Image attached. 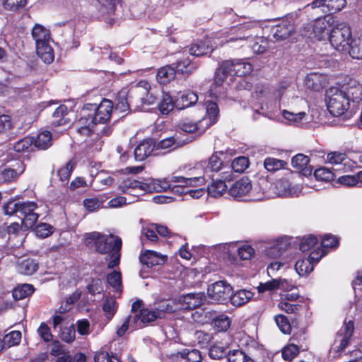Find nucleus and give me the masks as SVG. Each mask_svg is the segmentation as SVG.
Here are the masks:
<instances>
[{
    "instance_id": "b1692460",
    "label": "nucleus",
    "mask_w": 362,
    "mask_h": 362,
    "mask_svg": "<svg viewBox=\"0 0 362 362\" xmlns=\"http://www.w3.org/2000/svg\"><path fill=\"white\" fill-rule=\"evenodd\" d=\"M219 154L222 155L221 152L214 153L209 159L208 165L204 168L206 162L201 161L195 164L194 169L200 170L204 174L208 171L218 172L219 171L223 165L222 160L219 156Z\"/></svg>"
},
{
    "instance_id": "f257e3e1",
    "label": "nucleus",
    "mask_w": 362,
    "mask_h": 362,
    "mask_svg": "<svg viewBox=\"0 0 362 362\" xmlns=\"http://www.w3.org/2000/svg\"><path fill=\"white\" fill-rule=\"evenodd\" d=\"M85 244L100 254L107 255V267L112 269L119 264L122 240L117 235H105L98 232L86 234Z\"/></svg>"
},
{
    "instance_id": "0eeeda50",
    "label": "nucleus",
    "mask_w": 362,
    "mask_h": 362,
    "mask_svg": "<svg viewBox=\"0 0 362 362\" xmlns=\"http://www.w3.org/2000/svg\"><path fill=\"white\" fill-rule=\"evenodd\" d=\"M226 43V40H220L219 37L206 38L192 45L189 48V53L193 56L201 57L211 53L214 49L218 46H223Z\"/></svg>"
},
{
    "instance_id": "9d476101",
    "label": "nucleus",
    "mask_w": 362,
    "mask_h": 362,
    "mask_svg": "<svg viewBox=\"0 0 362 362\" xmlns=\"http://www.w3.org/2000/svg\"><path fill=\"white\" fill-rule=\"evenodd\" d=\"M338 87L349 103H359L362 100V85L357 80L348 78Z\"/></svg>"
},
{
    "instance_id": "09e8293b",
    "label": "nucleus",
    "mask_w": 362,
    "mask_h": 362,
    "mask_svg": "<svg viewBox=\"0 0 362 362\" xmlns=\"http://www.w3.org/2000/svg\"><path fill=\"white\" fill-rule=\"evenodd\" d=\"M264 165L268 171L274 172L285 168L286 163L283 160L269 157L264 160Z\"/></svg>"
},
{
    "instance_id": "c9c22d12",
    "label": "nucleus",
    "mask_w": 362,
    "mask_h": 362,
    "mask_svg": "<svg viewBox=\"0 0 362 362\" xmlns=\"http://www.w3.org/2000/svg\"><path fill=\"white\" fill-rule=\"evenodd\" d=\"M179 129L187 133H198L202 134L206 129V127L201 120L198 122H194L191 120H184L180 122Z\"/></svg>"
},
{
    "instance_id": "8fccbe9b",
    "label": "nucleus",
    "mask_w": 362,
    "mask_h": 362,
    "mask_svg": "<svg viewBox=\"0 0 362 362\" xmlns=\"http://www.w3.org/2000/svg\"><path fill=\"white\" fill-rule=\"evenodd\" d=\"M229 362H254L245 352L240 350H233L228 354Z\"/></svg>"
},
{
    "instance_id": "a19ab883",
    "label": "nucleus",
    "mask_w": 362,
    "mask_h": 362,
    "mask_svg": "<svg viewBox=\"0 0 362 362\" xmlns=\"http://www.w3.org/2000/svg\"><path fill=\"white\" fill-rule=\"evenodd\" d=\"M174 106H175V104L170 95L163 93L161 100L158 103V110L160 113L165 115H168L173 110Z\"/></svg>"
},
{
    "instance_id": "2f4dec72",
    "label": "nucleus",
    "mask_w": 362,
    "mask_h": 362,
    "mask_svg": "<svg viewBox=\"0 0 362 362\" xmlns=\"http://www.w3.org/2000/svg\"><path fill=\"white\" fill-rule=\"evenodd\" d=\"M349 54L353 59H362V31L357 33L349 43Z\"/></svg>"
},
{
    "instance_id": "0e129e2a",
    "label": "nucleus",
    "mask_w": 362,
    "mask_h": 362,
    "mask_svg": "<svg viewBox=\"0 0 362 362\" xmlns=\"http://www.w3.org/2000/svg\"><path fill=\"white\" fill-rule=\"evenodd\" d=\"M14 124V120L9 115H0V133L8 132L13 128Z\"/></svg>"
},
{
    "instance_id": "393cba45",
    "label": "nucleus",
    "mask_w": 362,
    "mask_h": 362,
    "mask_svg": "<svg viewBox=\"0 0 362 362\" xmlns=\"http://www.w3.org/2000/svg\"><path fill=\"white\" fill-rule=\"evenodd\" d=\"M204 174L199 170V173H197V176L185 177L182 176L173 175L172 180L177 182V185H175L177 187H198L204 182Z\"/></svg>"
},
{
    "instance_id": "680f3d73",
    "label": "nucleus",
    "mask_w": 362,
    "mask_h": 362,
    "mask_svg": "<svg viewBox=\"0 0 362 362\" xmlns=\"http://www.w3.org/2000/svg\"><path fill=\"white\" fill-rule=\"evenodd\" d=\"M337 182L346 187H354L359 185L358 173L356 175H346L340 176L337 179Z\"/></svg>"
},
{
    "instance_id": "58836bf2",
    "label": "nucleus",
    "mask_w": 362,
    "mask_h": 362,
    "mask_svg": "<svg viewBox=\"0 0 362 362\" xmlns=\"http://www.w3.org/2000/svg\"><path fill=\"white\" fill-rule=\"evenodd\" d=\"M33 144L39 149H47L52 145V135L49 132L45 131L40 133L34 139Z\"/></svg>"
},
{
    "instance_id": "5701e85b",
    "label": "nucleus",
    "mask_w": 362,
    "mask_h": 362,
    "mask_svg": "<svg viewBox=\"0 0 362 362\" xmlns=\"http://www.w3.org/2000/svg\"><path fill=\"white\" fill-rule=\"evenodd\" d=\"M205 296L202 293H187L178 299V304L182 309H195L200 306Z\"/></svg>"
},
{
    "instance_id": "79ce46f5",
    "label": "nucleus",
    "mask_w": 362,
    "mask_h": 362,
    "mask_svg": "<svg viewBox=\"0 0 362 362\" xmlns=\"http://www.w3.org/2000/svg\"><path fill=\"white\" fill-rule=\"evenodd\" d=\"M227 189V186L223 180H214L211 185L208 186L209 194L214 197L221 196Z\"/></svg>"
},
{
    "instance_id": "f03ea898",
    "label": "nucleus",
    "mask_w": 362,
    "mask_h": 362,
    "mask_svg": "<svg viewBox=\"0 0 362 362\" xmlns=\"http://www.w3.org/2000/svg\"><path fill=\"white\" fill-rule=\"evenodd\" d=\"M325 103L329 113L339 117L344 114L350 107V103L337 86L330 87L326 90Z\"/></svg>"
},
{
    "instance_id": "bf43d9fd",
    "label": "nucleus",
    "mask_w": 362,
    "mask_h": 362,
    "mask_svg": "<svg viewBox=\"0 0 362 362\" xmlns=\"http://www.w3.org/2000/svg\"><path fill=\"white\" fill-rule=\"evenodd\" d=\"M214 327L218 332L226 331L230 325V318L225 315H221L218 316L214 321Z\"/></svg>"
},
{
    "instance_id": "f704fd0d",
    "label": "nucleus",
    "mask_w": 362,
    "mask_h": 362,
    "mask_svg": "<svg viewBox=\"0 0 362 362\" xmlns=\"http://www.w3.org/2000/svg\"><path fill=\"white\" fill-rule=\"evenodd\" d=\"M36 52L39 57L46 64H51L54 59V51L50 45V42L37 45Z\"/></svg>"
},
{
    "instance_id": "2eb2a0df",
    "label": "nucleus",
    "mask_w": 362,
    "mask_h": 362,
    "mask_svg": "<svg viewBox=\"0 0 362 362\" xmlns=\"http://www.w3.org/2000/svg\"><path fill=\"white\" fill-rule=\"evenodd\" d=\"M294 30V19L292 17L286 18L273 27V37L276 40H284L288 38Z\"/></svg>"
},
{
    "instance_id": "aec40b11",
    "label": "nucleus",
    "mask_w": 362,
    "mask_h": 362,
    "mask_svg": "<svg viewBox=\"0 0 362 362\" xmlns=\"http://www.w3.org/2000/svg\"><path fill=\"white\" fill-rule=\"evenodd\" d=\"M326 160L332 165H342L341 168L344 172L352 170L354 163L348 158L345 153L339 151H332L327 155Z\"/></svg>"
},
{
    "instance_id": "c85d7f7f",
    "label": "nucleus",
    "mask_w": 362,
    "mask_h": 362,
    "mask_svg": "<svg viewBox=\"0 0 362 362\" xmlns=\"http://www.w3.org/2000/svg\"><path fill=\"white\" fill-rule=\"evenodd\" d=\"M206 115L201 119L206 129L216 122L219 110L216 103L207 101L206 103Z\"/></svg>"
},
{
    "instance_id": "de8ad7c7",
    "label": "nucleus",
    "mask_w": 362,
    "mask_h": 362,
    "mask_svg": "<svg viewBox=\"0 0 362 362\" xmlns=\"http://www.w3.org/2000/svg\"><path fill=\"white\" fill-rule=\"evenodd\" d=\"M191 140H186V141H180L175 139V137L172 136L169 138L164 139L161 140L158 144H157V148L158 149H168L173 146H175V147L181 146L185 144H187Z\"/></svg>"
},
{
    "instance_id": "412c9836",
    "label": "nucleus",
    "mask_w": 362,
    "mask_h": 362,
    "mask_svg": "<svg viewBox=\"0 0 362 362\" xmlns=\"http://www.w3.org/2000/svg\"><path fill=\"white\" fill-rule=\"evenodd\" d=\"M119 188L123 193L132 194L136 197H138L139 194L146 192L145 182L132 178L123 180L119 184Z\"/></svg>"
},
{
    "instance_id": "13d9d810",
    "label": "nucleus",
    "mask_w": 362,
    "mask_h": 362,
    "mask_svg": "<svg viewBox=\"0 0 362 362\" xmlns=\"http://www.w3.org/2000/svg\"><path fill=\"white\" fill-rule=\"evenodd\" d=\"M249 166V160L245 156H240L235 158L232 163L231 168L236 173H243Z\"/></svg>"
},
{
    "instance_id": "39448f33",
    "label": "nucleus",
    "mask_w": 362,
    "mask_h": 362,
    "mask_svg": "<svg viewBox=\"0 0 362 362\" xmlns=\"http://www.w3.org/2000/svg\"><path fill=\"white\" fill-rule=\"evenodd\" d=\"M336 20V18L331 15L318 18L311 25V33L309 37L319 41L327 39Z\"/></svg>"
},
{
    "instance_id": "7ed1b4c3",
    "label": "nucleus",
    "mask_w": 362,
    "mask_h": 362,
    "mask_svg": "<svg viewBox=\"0 0 362 362\" xmlns=\"http://www.w3.org/2000/svg\"><path fill=\"white\" fill-rule=\"evenodd\" d=\"M331 45L337 51L344 52L347 49L351 40V30L349 25L339 22L337 19L328 37Z\"/></svg>"
},
{
    "instance_id": "20e7f679",
    "label": "nucleus",
    "mask_w": 362,
    "mask_h": 362,
    "mask_svg": "<svg viewBox=\"0 0 362 362\" xmlns=\"http://www.w3.org/2000/svg\"><path fill=\"white\" fill-rule=\"evenodd\" d=\"M42 207L43 205L38 206L35 202H21L18 209L19 214L23 216L22 228L28 230L33 227L40 216L42 214Z\"/></svg>"
},
{
    "instance_id": "3c124183",
    "label": "nucleus",
    "mask_w": 362,
    "mask_h": 362,
    "mask_svg": "<svg viewBox=\"0 0 362 362\" xmlns=\"http://www.w3.org/2000/svg\"><path fill=\"white\" fill-rule=\"evenodd\" d=\"M176 69L178 72L182 74H189L196 69V66L192 64L188 57H182L176 64Z\"/></svg>"
},
{
    "instance_id": "338daca9",
    "label": "nucleus",
    "mask_w": 362,
    "mask_h": 362,
    "mask_svg": "<svg viewBox=\"0 0 362 362\" xmlns=\"http://www.w3.org/2000/svg\"><path fill=\"white\" fill-rule=\"evenodd\" d=\"M62 340L66 343H71L76 338V330L74 325L64 327L60 334Z\"/></svg>"
},
{
    "instance_id": "9b49d317",
    "label": "nucleus",
    "mask_w": 362,
    "mask_h": 362,
    "mask_svg": "<svg viewBox=\"0 0 362 362\" xmlns=\"http://www.w3.org/2000/svg\"><path fill=\"white\" fill-rule=\"evenodd\" d=\"M259 24L257 21H251L245 22L236 27L232 28L228 32L227 31L223 33L225 37L228 38L226 40V42L243 41L248 37L245 33V31L259 28Z\"/></svg>"
},
{
    "instance_id": "69168bd1",
    "label": "nucleus",
    "mask_w": 362,
    "mask_h": 362,
    "mask_svg": "<svg viewBox=\"0 0 362 362\" xmlns=\"http://www.w3.org/2000/svg\"><path fill=\"white\" fill-rule=\"evenodd\" d=\"M310 162L309 158L302 153L293 156L291 160L292 166L298 170L305 168Z\"/></svg>"
},
{
    "instance_id": "f8f14e48",
    "label": "nucleus",
    "mask_w": 362,
    "mask_h": 362,
    "mask_svg": "<svg viewBox=\"0 0 362 362\" xmlns=\"http://www.w3.org/2000/svg\"><path fill=\"white\" fill-rule=\"evenodd\" d=\"M132 93L136 100H139L142 105H149L156 101V96L152 92L149 83L146 81H141L132 89Z\"/></svg>"
},
{
    "instance_id": "ea45409f",
    "label": "nucleus",
    "mask_w": 362,
    "mask_h": 362,
    "mask_svg": "<svg viewBox=\"0 0 362 362\" xmlns=\"http://www.w3.org/2000/svg\"><path fill=\"white\" fill-rule=\"evenodd\" d=\"M68 113V108L64 105H59L55 111L53 112V117L55 119L52 122V124L55 126H61L66 124L69 120H68L65 116Z\"/></svg>"
},
{
    "instance_id": "423d86ee",
    "label": "nucleus",
    "mask_w": 362,
    "mask_h": 362,
    "mask_svg": "<svg viewBox=\"0 0 362 362\" xmlns=\"http://www.w3.org/2000/svg\"><path fill=\"white\" fill-rule=\"evenodd\" d=\"M132 311L134 313L133 323L134 328H141L146 324L158 319L153 308L142 307V302L136 300L132 305Z\"/></svg>"
},
{
    "instance_id": "864d4df0",
    "label": "nucleus",
    "mask_w": 362,
    "mask_h": 362,
    "mask_svg": "<svg viewBox=\"0 0 362 362\" xmlns=\"http://www.w3.org/2000/svg\"><path fill=\"white\" fill-rule=\"evenodd\" d=\"M21 339V332L20 331H12L6 334L3 339L4 346L11 347L18 344Z\"/></svg>"
},
{
    "instance_id": "4468645a",
    "label": "nucleus",
    "mask_w": 362,
    "mask_h": 362,
    "mask_svg": "<svg viewBox=\"0 0 362 362\" xmlns=\"http://www.w3.org/2000/svg\"><path fill=\"white\" fill-rule=\"evenodd\" d=\"M346 4V0H314L308 6L320 8L323 13H334L341 10Z\"/></svg>"
},
{
    "instance_id": "72a5a7b5",
    "label": "nucleus",
    "mask_w": 362,
    "mask_h": 362,
    "mask_svg": "<svg viewBox=\"0 0 362 362\" xmlns=\"http://www.w3.org/2000/svg\"><path fill=\"white\" fill-rule=\"evenodd\" d=\"M16 268L20 274L30 276L37 272L38 263L32 259H24L18 261Z\"/></svg>"
},
{
    "instance_id": "4be33fe9",
    "label": "nucleus",
    "mask_w": 362,
    "mask_h": 362,
    "mask_svg": "<svg viewBox=\"0 0 362 362\" xmlns=\"http://www.w3.org/2000/svg\"><path fill=\"white\" fill-rule=\"evenodd\" d=\"M139 260L142 264L147 267H152L156 265L163 264L167 260V256L153 250H146L141 253Z\"/></svg>"
},
{
    "instance_id": "cd10ccee",
    "label": "nucleus",
    "mask_w": 362,
    "mask_h": 362,
    "mask_svg": "<svg viewBox=\"0 0 362 362\" xmlns=\"http://www.w3.org/2000/svg\"><path fill=\"white\" fill-rule=\"evenodd\" d=\"M274 194L277 197L298 196V189L292 187L286 180H277L273 187Z\"/></svg>"
},
{
    "instance_id": "774afa93",
    "label": "nucleus",
    "mask_w": 362,
    "mask_h": 362,
    "mask_svg": "<svg viewBox=\"0 0 362 362\" xmlns=\"http://www.w3.org/2000/svg\"><path fill=\"white\" fill-rule=\"evenodd\" d=\"M95 362H120V361L115 356L109 355L105 351H99L94 356Z\"/></svg>"
},
{
    "instance_id": "e433bc0d",
    "label": "nucleus",
    "mask_w": 362,
    "mask_h": 362,
    "mask_svg": "<svg viewBox=\"0 0 362 362\" xmlns=\"http://www.w3.org/2000/svg\"><path fill=\"white\" fill-rule=\"evenodd\" d=\"M253 297V293L247 290H239L229 297L232 305L236 307L247 303Z\"/></svg>"
},
{
    "instance_id": "4c0bfd02",
    "label": "nucleus",
    "mask_w": 362,
    "mask_h": 362,
    "mask_svg": "<svg viewBox=\"0 0 362 362\" xmlns=\"http://www.w3.org/2000/svg\"><path fill=\"white\" fill-rule=\"evenodd\" d=\"M175 77V70L171 66H165L158 69L157 73V81L161 84H166L173 80Z\"/></svg>"
},
{
    "instance_id": "6e6d98bb",
    "label": "nucleus",
    "mask_w": 362,
    "mask_h": 362,
    "mask_svg": "<svg viewBox=\"0 0 362 362\" xmlns=\"http://www.w3.org/2000/svg\"><path fill=\"white\" fill-rule=\"evenodd\" d=\"M156 316L158 318L165 317L166 313H172L174 311L173 306L168 301H161L153 308Z\"/></svg>"
},
{
    "instance_id": "e2e57ef3",
    "label": "nucleus",
    "mask_w": 362,
    "mask_h": 362,
    "mask_svg": "<svg viewBox=\"0 0 362 362\" xmlns=\"http://www.w3.org/2000/svg\"><path fill=\"white\" fill-rule=\"evenodd\" d=\"M275 322L279 329L284 334H289L291 330V324L288 318L284 315H277L275 316Z\"/></svg>"
},
{
    "instance_id": "c756f323",
    "label": "nucleus",
    "mask_w": 362,
    "mask_h": 362,
    "mask_svg": "<svg viewBox=\"0 0 362 362\" xmlns=\"http://www.w3.org/2000/svg\"><path fill=\"white\" fill-rule=\"evenodd\" d=\"M198 100V95L194 92H185L177 96L175 100V107L183 110L194 105Z\"/></svg>"
},
{
    "instance_id": "4d7b16f0",
    "label": "nucleus",
    "mask_w": 362,
    "mask_h": 362,
    "mask_svg": "<svg viewBox=\"0 0 362 362\" xmlns=\"http://www.w3.org/2000/svg\"><path fill=\"white\" fill-rule=\"evenodd\" d=\"M298 347L293 344H288L281 350L282 357L287 361H291L298 354Z\"/></svg>"
},
{
    "instance_id": "dca6fc26",
    "label": "nucleus",
    "mask_w": 362,
    "mask_h": 362,
    "mask_svg": "<svg viewBox=\"0 0 362 362\" xmlns=\"http://www.w3.org/2000/svg\"><path fill=\"white\" fill-rule=\"evenodd\" d=\"M354 329V324L352 320L345 322L344 325L338 333L332 349L334 350L336 349L337 351H343L348 345Z\"/></svg>"
},
{
    "instance_id": "c03bdc74",
    "label": "nucleus",
    "mask_w": 362,
    "mask_h": 362,
    "mask_svg": "<svg viewBox=\"0 0 362 362\" xmlns=\"http://www.w3.org/2000/svg\"><path fill=\"white\" fill-rule=\"evenodd\" d=\"M313 262L310 259H303L296 262L295 269L300 276H305L313 270Z\"/></svg>"
},
{
    "instance_id": "7c9ffc66",
    "label": "nucleus",
    "mask_w": 362,
    "mask_h": 362,
    "mask_svg": "<svg viewBox=\"0 0 362 362\" xmlns=\"http://www.w3.org/2000/svg\"><path fill=\"white\" fill-rule=\"evenodd\" d=\"M31 34L35 45L51 41L49 30L40 24L36 23L34 25Z\"/></svg>"
},
{
    "instance_id": "a211bd4d",
    "label": "nucleus",
    "mask_w": 362,
    "mask_h": 362,
    "mask_svg": "<svg viewBox=\"0 0 362 362\" xmlns=\"http://www.w3.org/2000/svg\"><path fill=\"white\" fill-rule=\"evenodd\" d=\"M172 176L163 179H150L145 182V192H153L166 191L170 188L175 187L177 185V182L173 181Z\"/></svg>"
},
{
    "instance_id": "6e6552de",
    "label": "nucleus",
    "mask_w": 362,
    "mask_h": 362,
    "mask_svg": "<svg viewBox=\"0 0 362 362\" xmlns=\"http://www.w3.org/2000/svg\"><path fill=\"white\" fill-rule=\"evenodd\" d=\"M222 69L228 71L230 76H244L252 71V65L240 59L226 60L222 62Z\"/></svg>"
},
{
    "instance_id": "5fc2aeb1",
    "label": "nucleus",
    "mask_w": 362,
    "mask_h": 362,
    "mask_svg": "<svg viewBox=\"0 0 362 362\" xmlns=\"http://www.w3.org/2000/svg\"><path fill=\"white\" fill-rule=\"evenodd\" d=\"M27 3L28 0H4L3 6L6 10L16 12L23 9Z\"/></svg>"
},
{
    "instance_id": "37998d69",
    "label": "nucleus",
    "mask_w": 362,
    "mask_h": 362,
    "mask_svg": "<svg viewBox=\"0 0 362 362\" xmlns=\"http://www.w3.org/2000/svg\"><path fill=\"white\" fill-rule=\"evenodd\" d=\"M281 114L283 117L290 124H297L300 123L307 115L304 111L294 112L286 110H282Z\"/></svg>"
},
{
    "instance_id": "6ab92c4d",
    "label": "nucleus",
    "mask_w": 362,
    "mask_h": 362,
    "mask_svg": "<svg viewBox=\"0 0 362 362\" xmlns=\"http://www.w3.org/2000/svg\"><path fill=\"white\" fill-rule=\"evenodd\" d=\"M25 169L24 163L16 160L0 172V178L4 182H11L19 177Z\"/></svg>"
},
{
    "instance_id": "ddd939ff",
    "label": "nucleus",
    "mask_w": 362,
    "mask_h": 362,
    "mask_svg": "<svg viewBox=\"0 0 362 362\" xmlns=\"http://www.w3.org/2000/svg\"><path fill=\"white\" fill-rule=\"evenodd\" d=\"M232 287L224 281H216L208 288L209 297L216 301L223 302L229 298Z\"/></svg>"
},
{
    "instance_id": "473e14b6",
    "label": "nucleus",
    "mask_w": 362,
    "mask_h": 362,
    "mask_svg": "<svg viewBox=\"0 0 362 362\" xmlns=\"http://www.w3.org/2000/svg\"><path fill=\"white\" fill-rule=\"evenodd\" d=\"M305 82L308 88L319 90L326 85L327 78L318 73H310L306 76Z\"/></svg>"
},
{
    "instance_id": "1a4fd4ad",
    "label": "nucleus",
    "mask_w": 362,
    "mask_h": 362,
    "mask_svg": "<svg viewBox=\"0 0 362 362\" xmlns=\"http://www.w3.org/2000/svg\"><path fill=\"white\" fill-rule=\"evenodd\" d=\"M88 107V110H94L95 114L93 116V119L95 123L104 124L107 122L111 116L113 105L111 100L104 99L100 104L96 107L95 105L87 104L85 105Z\"/></svg>"
},
{
    "instance_id": "f3484780",
    "label": "nucleus",
    "mask_w": 362,
    "mask_h": 362,
    "mask_svg": "<svg viewBox=\"0 0 362 362\" xmlns=\"http://www.w3.org/2000/svg\"><path fill=\"white\" fill-rule=\"evenodd\" d=\"M87 110L88 107L84 106L82 110L81 117L76 124L78 132L84 136H88L94 132V127L96 124L93 119V115H88Z\"/></svg>"
},
{
    "instance_id": "052dcab7",
    "label": "nucleus",
    "mask_w": 362,
    "mask_h": 362,
    "mask_svg": "<svg viewBox=\"0 0 362 362\" xmlns=\"http://www.w3.org/2000/svg\"><path fill=\"white\" fill-rule=\"evenodd\" d=\"M35 232L37 236L45 238L53 233L54 227L46 223H40L36 226Z\"/></svg>"
},
{
    "instance_id": "a878e982",
    "label": "nucleus",
    "mask_w": 362,
    "mask_h": 362,
    "mask_svg": "<svg viewBox=\"0 0 362 362\" xmlns=\"http://www.w3.org/2000/svg\"><path fill=\"white\" fill-rule=\"evenodd\" d=\"M252 189V184L247 177H243L235 182L229 189V194L234 197H241Z\"/></svg>"
},
{
    "instance_id": "a18cd8bd",
    "label": "nucleus",
    "mask_w": 362,
    "mask_h": 362,
    "mask_svg": "<svg viewBox=\"0 0 362 362\" xmlns=\"http://www.w3.org/2000/svg\"><path fill=\"white\" fill-rule=\"evenodd\" d=\"M34 292L31 284H23L13 289V296L16 300H21L30 296Z\"/></svg>"
},
{
    "instance_id": "49530a36",
    "label": "nucleus",
    "mask_w": 362,
    "mask_h": 362,
    "mask_svg": "<svg viewBox=\"0 0 362 362\" xmlns=\"http://www.w3.org/2000/svg\"><path fill=\"white\" fill-rule=\"evenodd\" d=\"M34 142V138L26 136L17 141L14 146L13 149L18 153H25L32 148Z\"/></svg>"
},
{
    "instance_id": "603ef678",
    "label": "nucleus",
    "mask_w": 362,
    "mask_h": 362,
    "mask_svg": "<svg viewBox=\"0 0 362 362\" xmlns=\"http://www.w3.org/2000/svg\"><path fill=\"white\" fill-rule=\"evenodd\" d=\"M103 310L108 320H111L117 310L115 299L112 297L106 298L103 305Z\"/></svg>"
},
{
    "instance_id": "bb28decb",
    "label": "nucleus",
    "mask_w": 362,
    "mask_h": 362,
    "mask_svg": "<svg viewBox=\"0 0 362 362\" xmlns=\"http://www.w3.org/2000/svg\"><path fill=\"white\" fill-rule=\"evenodd\" d=\"M155 148V144L152 139H144L141 141L134 150L135 158L142 161L151 156Z\"/></svg>"
}]
</instances>
